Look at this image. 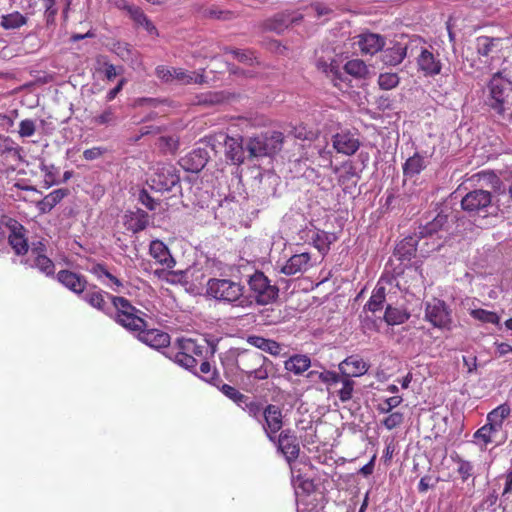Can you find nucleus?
<instances>
[{"label":"nucleus","instance_id":"nucleus-61","mask_svg":"<svg viewBox=\"0 0 512 512\" xmlns=\"http://www.w3.org/2000/svg\"><path fill=\"white\" fill-rule=\"evenodd\" d=\"M343 167L345 171L339 176L338 179L341 184H345L346 182H349L353 178H358V175L352 164L344 165Z\"/></svg>","mask_w":512,"mask_h":512},{"label":"nucleus","instance_id":"nucleus-4","mask_svg":"<svg viewBox=\"0 0 512 512\" xmlns=\"http://www.w3.org/2000/svg\"><path fill=\"white\" fill-rule=\"evenodd\" d=\"M205 345L198 344L195 340L186 338L178 341V351L169 352L168 357L179 366L197 374V363L204 359Z\"/></svg>","mask_w":512,"mask_h":512},{"label":"nucleus","instance_id":"nucleus-52","mask_svg":"<svg viewBox=\"0 0 512 512\" xmlns=\"http://www.w3.org/2000/svg\"><path fill=\"white\" fill-rule=\"evenodd\" d=\"M404 416L400 412L390 413L383 421L382 424L386 429L392 430L402 424Z\"/></svg>","mask_w":512,"mask_h":512},{"label":"nucleus","instance_id":"nucleus-49","mask_svg":"<svg viewBox=\"0 0 512 512\" xmlns=\"http://www.w3.org/2000/svg\"><path fill=\"white\" fill-rule=\"evenodd\" d=\"M117 121V116L112 107H108L101 114L93 118V122L97 125H114Z\"/></svg>","mask_w":512,"mask_h":512},{"label":"nucleus","instance_id":"nucleus-48","mask_svg":"<svg viewBox=\"0 0 512 512\" xmlns=\"http://www.w3.org/2000/svg\"><path fill=\"white\" fill-rule=\"evenodd\" d=\"M401 396H392L384 399L377 405V411L381 414H388L402 402Z\"/></svg>","mask_w":512,"mask_h":512},{"label":"nucleus","instance_id":"nucleus-34","mask_svg":"<svg viewBox=\"0 0 512 512\" xmlns=\"http://www.w3.org/2000/svg\"><path fill=\"white\" fill-rule=\"evenodd\" d=\"M263 135L265 137L266 156L273 155L281 150L284 140V136L281 132L274 131Z\"/></svg>","mask_w":512,"mask_h":512},{"label":"nucleus","instance_id":"nucleus-7","mask_svg":"<svg viewBox=\"0 0 512 512\" xmlns=\"http://www.w3.org/2000/svg\"><path fill=\"white\" fill-rule=\"evenodd\" d=\"M248 285L258 304L266 305L278 296V288L262 272H255L249 277Z\"/></svg>","mask_w":512,"mask_h":512},{"label":"nucleus","instance_id":"nucleus-30","mask_svg":"<svg viewBox=\"0 0 512 512\" xmlns=\"http://www.w3.org/2000/svg\"><path fill=\"white\" fill-rule=\"evenodd\" d=\"M207 162V153L204 150H195L182 159V166L185 170L199 172Z\"/></svg>","mask_w":512,"mask_h":512},{"label":"nucleus","instance_id":"nucleus-29","mask_svg":"<svg viewBox=\"0 0 512 512\" xmlns=\"http://www.w3.org/2000/svg\"><path fill=\"white\" fill-rule=\"evenodd\" d=\"M499 433L498 430H494L487 422L485 425L480 427L473 434V442L480 447L481 450H486L489 444L495 442V438Z\"/></svg>","mask_w":512,"mask_h":512},{"label":"nucleus","instance_id":"nucleus-28","mask_svg":"<svg viewBox=\"0 0 512 512\" xmlns=\"http://www.w3.org/2000/svg\"><path fill=\"white\" fill-rule=\"evenodd\" d=\"M510 413L511 408L509 404L503 403L487 414L486 421L494 428V430H498L500 432L505 419L509 417Z\"/></svg>","mask_w":512,"mask_h":512},{"label":"nucleus","instance_id":"nucleus-43","mask_svg":"<svg viewBox=\"0 0 512 512\" xmlns=\"http://www.w3.org/2000/svg\"><path fill=\"white\" fill-rule=\"evenodd\" d=\"M339 382H341L342 387L337 392L338 397L342 402H348L352 399L355 382L348 376H340Z\"/></svg>","mask_w":512,"mask_h":512},{"label":"nucleus","instance_id":"nucleus-1","mask_svg":"<svg viewBox=\"0 0 512 512\" xmlns=\"http://www.w3.org/2000/svg\"><path fill=\"white\" fill-rule=\"evenodd\" d=\"M113 307L116 309V322L126 329L139 332L138 339L154 349L165 348L170 344L169 334L158 330H144L146 322L138 315L141 313L124 297H112Z\"/></svg>","mask_w":512,"mask_h":512},{"label":"nucleus","instance_id":"nucleus-57","mask_svg":"<svg viewBox=\"0 0 512 512\" xmlns=\"http://www.w3.org/2000/svg\"><path fill=\"white\" fill-rule=\"evenodd\" d=\"M227 52L231 53L238 61L246 64H251L255 59L254 54L247 50H227Z\"/></svg>","mask_w":512,"mask_h":512},{"label":"nucleus","instance_id":"nucleus-11","mask_svg":"<svg viewBox=\"0 0 512 512\" xmlns=\"http://www.w3.org/2000/svg\"><path fill=\"white\" fill-rule=\"evenodd\" d=\"M278 450L283 454L288 463L295 461L300 453L298 439L290 429L281 431L276 442Z\"/></svg>","mask_w":512,"mask_h":512},{"label":"nucleus","instance_id":"nucleus-20","mask_svg":"<svg viewBox=\"0 0 512 512\" xmlns=\"http://www.w3.org/2000/svg\"><path fill=\"white\" fill-rule=\"evenodd\" d=\"M310 260V254L307 252L292 255L282 266L281 272L288 276L305 272L310 267Z\"/></svg>","mask_w":512,"mask_h":512},{"label":"nucleus","instance_id":"nucleus-24","mask_svg":"<svg viewBox=\"0 0 512 512\" xmlns=\"http://www.w3.org/2000/svg\"><path fill=\"white\" fill-rule=\"evenodd\" d=\"M320 370H310L306 377L312 384L322 383L327 386H332L340 381V375L334 371H330L319 365Z\"/></svg>","mask_w":512,"mask_h":512},{"label":"nucleus","instance_id":"nucleus-63","mask_svg":"<svg viewBox=\"0 0 512 512\" xmlns=\"http://www.w3.org/2000/svg\"><path fill=\"white\" fill-rule=\"evenodd\" d=\"M42 2L45 7V15L48 21L50 19L53 20L57 14V9L55 8V0H42Z\"/></svg>","mask_w":512,"mask_h":512},{"label":"nucleus","instance_id":"nucleus-56","mask_svg":"<svg viewBox=\"0 0 512 512\" xmlns=\"http://www.w3.org/2000/svg\"><path fill=\"white\" fill-rule=\"evenodd\" d=\"M126 9L133 21L139 26L147 19V16L139 7L128 5Z\"/></svg>","mask_w":512,"mask_h":512},{"label":"nucleus","instance_id":"nucleus-39","mask_svg":"<svg viewBox=\"0 0 512 512\" xmlns=\"http://www.w3.org/2000/svg\"><path fill=\"white\" fill-rule=\"evenodd\" d=\"M385 297V287L377 285L365 307H367V309L371 312L379 311L383 307Z\"/></svg>","mask_w":512,"mask_h":512},{"label":"nucleus","instance_id":"nucleus-3","mask_svg":"<svg viewBox=\"0 0 512 512\" xmlns=\"http://www.w3.org/2000/svg\"><path fill=\"white\" fill-rule=\"evenodd\" d=\"M244 286L230 279L213 278L207 282V294L216 300L247 307L249 303L243 298Z\"/></svg>","mask_w":512,"mask_h":512},{"label":"nucleus","instance_id":"nucleus-54","mask_svg":"<svg viewBox=\"0 0 512 512\" xmlns=\"http://www.w3.org/2000/svg\"><path fill=\"white\" fill-rule=\"evenodd\" d=\"M101 283L116 293H120L124 286L122 281L113 274H111L109 271L107 272V276H105L104 280L101 281Z\"/></svg>","mask_w":512,"mask_h":512},{"label":"nucleus","instance_id":"nucleus-40","mask_svg":"<svg viewBox=\"0 0 512 512\" xmlns=\"http://www.w3.org/2000/svg\"><path fill=\"white\" fill-rule=\"evenodd\" d=\"M409 318V314L405 311L394 308L390 305L386 307L384 319L388 325H399L404 323Z\"/></svg>","mask_w":512,"mask_h":512},{"label":"nucleus","instance_id":"nucleus-50","mask_svg":"<svg viewBox=\"0 0 512 512\" xmlns=\"http://www.w3.org/2000/svg\"><path fill=\"white\" fill-rule=\"evenodd\" d=\"M196 375H201L205 381L216 385V372L208 361H201L199 372L197 371Z\"/></svg>","mask_w":512,"mask_h":512},{"label":"nucleus","instance_id":"nucleus-47","mask_svg":"<svg viewBox=\"0 0 512 512\" xmlns=\"http://www.w3.org/2000/svg\"><path fill=\"white\" fill-rule=\"evenodd\" d=\"M378 84L383 90H390L399 84V77L396 73H382L379 75Z\"/></svg>","mask_w":512,"mask_h":512},{"label":"nucleus","instance_id":"nucleus-23","mask_svg":"<svg viewBox=\"0 0 512 512\" xmlns=\"http://www.w3.org/2000/svg\"><path fill=\"white\" fill-rule=\"evenodd\" d=\"M124 219V225L133 233L144 230L149 223V215L141 209L126 213Z\"/></svg>","mask_w":512,"mask_h":512},{"label":"nucleus","instance_id":"nucleus-18","mask_svg":"<svg viewBox=\"0 0 512 512\" xmlns=\"http://www.w3.org/2000/svg\"><path fill=\"white\" fill-rule=\"evenodd\" d=\"M360 147L358 137L351 132H340L333 136V148L341 154L351 156Z\"/></svg>","mask_w":512,"mask_h":512},{"label":"nucleus","instance_id":"nucleus-38","mask_svg":"<svg viewBox=\"0 0 512 512\" xmlns=\"http://www.w3.org/2000/svg\"><path fill=\"white\" fill-rule=\"evenodd\" d=\"M27 23V18L19 12H12L1 17L0 25L6 30L17 29Z\"/></svg>","mask_w":512,"mask_h":512},{"label":"nucleus","instance_id":"nucleus-31","mask_svg":"<svg viewBox=\"0 0 512 512\" xmlns=\"http://www.w3.org/2000/svg\"><path fill=\"white\" fill-rule=\"evenodd\" d=\"M428 164V160L426 157L415 153L413 156L409 157L404 165H403V174L405 177H414L418 175L421 171H423Z\"/></svg>","mask_w":512,"mask_h":512},{"label":"nucleus","instance_id":"nucleus-21","mask_svg":"<svg viewBox=\"0 0 512 512\" xmlns=\"http://www.w3.org/2000/svg\"><path fill=\"white\" fill-rule=\"evenodd\" d=\"M419 70L426 76L438 75L441 71L442 64L432 52L428 49H422L417 59Z\"/></svg>","mask_w":512,"mask_h":512},{"label":"nucleus","instance_id":"nucleus-64","mask_svg":"<svg viewBox=\"0 0 512 512\" xmlns=\"http://www.w3.org/2000/svg\"><path fill=\"white\" fill-rule=\"evenodd\" d=\"M318 154L324 162V166H332V152L326 148H319Z\"/></svg>","mask_w":512,"mask_h":512},{"label":"nucleus","instance_id":"nucleus-19","mask_svg":"<svg viewBox=\"0 0 512 512\" xmlns=\"http://www.w3.org/2000/svg\"><path fill=\"white\" fill-rule=\"evenodd\" d=\"M368 364L359 356H349L339 364L342 376L358 377L368 371Z\"/></svg>","mask_w":512,"mask_h":512},{"label":"nucleus","instance_id":"nucleus-27","mask_svg":"<svg viewBox=\"0 0 512 512\" xmlns=\"http://www.w3.org/2000/svg\"><path fill=\"white\" fill-rule=\"evenodd\" d=\"M225 152L227 158L234 164L244 162L245 148L243 147L241 139L228 136L225 140Z\"/></svg>","mask_w":512,"mask_h":512},{"label":"nucleus","instance_id":"nucleus-16","mask_svg":"<svg viewBox=\"0 0 512 512\" xmlns=\"http://www.w3.org/2000/svg\"><path fill=\"white\" fill-rule=\"evenodd\" d=\"M56 278L65 288L77 295L83 294L88 284L83 275L66 269L60 270Z\"/></svg>","mask_w":512,"mask_h":512},{"label":"nucleus","instance_id":"nucleus-42","mask_svg":"<svg viewBox=\"0 0 512 512\" xmlns=\"http://www.w3.org/2000/svg\"><path fill=\"white\" fill-rule=\"evenodd\" d=\"M31 267L37 268L40 272L44 273L46 276H51L54 274L55 265L53 261L48 258L45 254H38L35 256Z\"/></svg>","mask_w":512,"mask_h":512},{"label":"nucleus","instance_id":"nucleus-5","mask_svg":"<svg viewBox=\"0 0 512 512\" xmlns=\"http://www.w3.org/2000/svg\"><path fill=\"white\" fill-rule=\"evenodd\" d=\"M236 364L240 371L257 380L267 379L272 368V362L257 352L240 354Z\"/></svg>","mask_w":512,"mask_h":512},{"label":"nucleus","instance_id":"nucleus-26","mask_svg":"<svg viewBox=\"0 0 512 512\" xmlns=\"http://www.w3.org/2000/svg\"><path fill=\"white\" fill-rule=\"evenodd\" d=\"M247 342L250 345H252L264 352H267L273 356H280L283 351V346L281 344H279L278 342H276L274 340L266 339L261 336H257V335L249 336L247 338Z\"/></svg>","mask_w":512,"mask_h":512},{"label":"nucleus","instance_id":"nucleus-37","mask_svg":"<svg viewBox=\"0 0 512 512\" xmlns=\"http://www.w3.org/2000/svg\"><path fill=\"white\" fill-rule=\"evenodd\" d=\"M344 69L347 74L355 78H366L369 74L368 66L360 59H352L348 61L345 64Z\"/></svg>","mask_w":512,"mask_h":512},{"label":"nucleus","instance_id":"nucleus-55","mask_svg":"<svg viewBox=\"0 0 512 512\" xmlns=\"http://www.w3.org/2000/svg\"><path fill=\"white\" fill-rule=\"evenodd\" d=\"M35 122L31 119H24L19 123V134L21 137H30L35 133Z\"/></svg>","mask_w":512,"mask_h":512},{"label":"nucleus","instance_id":"nucleus-60","mask_svg":"<svg viewBox=\"0 0 512 512\" xmlns=\"http://www.w3.org/2000/svg\"><path fill=\"white\" fill-rule=\"evenodd\" d=\"M107 149L104 147H93L90 149H86L83 152V157L85 160L92 161L100 158L104 153H106Z\"/></svg>","mask_w":512,"mask_h":512},{"label":"nucleus","instance_id":"nucleus-58","mask_svg":"<svg viewBox=\"0 0 512 512\" xmlns=\"http://www.w3.org/2000/svg\"><path fill=\"white\" fill-rule=\"evenodd\" d=\"M68 195V190L64 188L56 189L45 196L47 200L52 204V206H56L64 197Z\"/></svg>","mask_w":512,"mask_h":512},{"label":"nucleus","instance_id":"nucleus-6","mask_svg":"<svg viewBox=\"0 0 512 512\" xmlns=\"http://www.w3.org/2000/svg\"><path fill=\"white\" fill-rule=\"evenodd\" d=\"M180 178L175 168L169 164H158L149 178L150 187L164 193L179 187Z\"/></svg>","mask_w":512,"mask_h":512},{"label":"nucleus","instance_id":"nucleus-35","mask_svg":"<svg viewBox=\"0 0 512 512\" xmlns=\"http://www.w3.org/2000/svg\"><path fill=\"white\" fill-rule=\"evenodd\" d=\"M316 66H317L318 70L322 71L328 77L331 78V80L335 86H338L337 81L341 80V75H340L339 67L334 60H331L330 62H328L324 59H318L316 62Z\"/></svg>","mask_w":512,"mask_h":512},{"label":"nucleus","instance_id":"nucleus-2","mask_svg":"<svg viewBox=\"0 0 512 512\" xmlns=\"http://www.w3.org/2000/svg\"><path fill=\"white\" fill-rule=\"evenodd\" d=\"M488 91L487 104L498 116V120L512 123V81L504 72H496L488 83Z\"/></svg>","mask_w":512,"mask_h":512},{"label":"nucleus","instance_id":"nucleus-45","mask_svg":"<svg viewBox=\"0 0 512 512\" xmlns=\"http://www.w3.org/2000/svg\"><path fill=\"white\" fill-rule=\"evenodd\" d=\"M470 315L483 323H491V324H498L499 323V316L492 311H487L484 309H473L470 312Z\"/></svg>","mask_w":512,"mask_h":512},{"label":"nucleus","instance_id":"nucleus-10","mask_svg":"<svg viewBox=\"0 0 512 512\" xmlns=\"http://www.w3.org/2000/svg\"><path fill=\"white\" fill-rule=\"evenodd\" d=\"M491 200L492 196L489 191L479 189L467 193L461 201V206L469 213L487 212Z\"/></svg>","mask_w":512,"mask_h":512},{"label":"nucleus","instance_id":"nucleus-33","mask_svg":"<svg viewBox=\"0 0 512 512\" xmlns=\"http://www.w3.org/2000/svg\"><path fill=\"white\" fill-rule=\"evenodd\" d=\"M311 240L313 242L314 247L320 253L326 254L330 249V245L336 241V236L334 233L317 230L313 232Z\"/></svg>","mask_w":512,"mask_h":512},{"label":"nucleus","instance_id":"nucleus-53","mask_svg":"<svg viewBox=\"0 0 512 512\" xmlns=\"http://www.w3.org/2000/svg\"><path fill=\"white\" fill-rule=\"evenodd\" d=\"M401 243V246L397 248V252L404 257H410L416 250L415 243L416 240L413 237L405 238Z\"/></svg>","mask_w":512,"mask_h":512},{"label":"nucleus","instance_id":"nucleus-46","mask_svg":"<svg viewBox=\"0 0 512 512\" xmlns=\"http://www.w3.org/2000/svg\"><path fill=\"white\" fill-rule=\"evenodd\" d=\"M112 51L123 61H133L134 51L128 43L116 42L113 44Z\"/></svg>","mask_w":512,"mask_h":512},{"label":"nucleus","instance_id":"nucleus-9","mask_svg":"<svg viewBox=\"0 0 512 512\" xmlns=\"http://www.w3.org/2000/svg\"><path fill=\"white\" fill-rule=\"evenodd\" d=\"M425 318L439 328H448L451 323L448 307L444 301L439 299H432L426 303Z\"/></svg>","mask_w":512,"mask_h":512},{"label":"nucleus","instance_id":"nucleus-41","mask_svg":"<svg viewBox=\"0 0 512 512\" xmlns=\"http://www.w3.org/2000/svg\"><path fill=\"white\" fill-rule=\"evenodd\" d=\"M451 458L457 464V472L460 475L461 480L463 482L467 481L473 475V464L470 461L463 459L458 454L451 456Z\"/></svg>","mask_w":512,"mask_h":512},{"label":"nucleus","instance_id":"nucleus-8","mask_svg":"<svg viewBox=\"0 0 512 512\" xmlns=\"http://www.w3.org/2000/svg\"><path fill=\"white\" fill-rule=\"evenodd\" d=\"M204 70L201 73L198 72H187L182 68H175L160 65L156 67V76L162 81L169 83L176 81L179 84H201L204 82Z\"/></svg>","mask_w":512,"mask_h":512},{"label":"nucleus","instance_id":"nucleus-13","mask_svg":"<svg viewBox=\"0 0 512 512\" xmlns=\"http://www.w3.org/2000/svg\"><path fill=\"white\" fill-rule=\"evenodd\" d=\"M263 429L270 441L276 442V433L282 428V411L276 405H268L262 413Z\"/></svg>","mask_w":512,"mask_h":512},{"label":"nucleus","instance_id":"nucleus-25","mask_svg":"<svg viewBox=\"0 0 512 512\" xmlns=\"http://www.w3.org/2000/svg\"><path fill=\"white\" fill-rule=\"evenodd\" d=\"M311 366V359L305 354L292 355L284 362V368L296 376L302 375Z\"/></svg>","mask_w":512,"mask_h":512},{"label":"nucleus","instance_id":"nucleus-62","mask_svg":"<svg viewBox=\"0 0 512 512\" xmlns=\"http://www.w3.org/2000/svg\"><path fill=\"white\" fill-rule=\"evenodd\" d=\"M90 273H92L100 282L104 280L105 276H107L108 270L103 264L97 263L94 264L90 269Z\"/></svg>","mask_w":512,"mask_h":512},{"label":"nucleus","instance_id":"nucleus-44","mask_svg":"<svg viewBox=\"0 0 512 512\" xmlns=\"http://www.w3.org/2000/svg\"><path fill=\"white\" fill-rule=\"evenodd\" d=\"M445 220L446 218L444 216H437L432 222L423 227H420V237L425 238L437 233L444 225Z\"/></svg>","mask_w":512,"mask_h":512},{"label":"nucleus","instance_id":"nucleus-51","mask_svg":"<svg viewBox=\"0 0 512 512\" xmlns=\"http://www.w3.org/2000/svg\"><path fill=\"white\" fill-rule=\"evenodd\" d=\"M221 391L227 397H229L230 399H232L233 401H235L238 404L246 403V400H248V397L244 396L237 389H235L234 387H232L230 385L224 384L221 387Z\"/></svg>","mask_w":512,"mask_h":512},{"label":"nucleus","instance_id":"nucleus-59","mask_svg":"<svg viewBox=\"0 0 512 512\" xmlns=\"http://www.w3.org/2000/svg\"><path fill=\"white\" fill-rule=\"evenodd\" d=\"M139 201L142 205L151 211L155 210L158 205V202L153 199L146 190H142L139 193Z\"/></svg>","mask_w":512,"mask_h":512},{"label":"nucleus","instance_id":"nucleus-14","mask_svg":"<svg viewBox=\"0 0 512 512\" xmlns=\"http://www.w3.org/2000/svg\"><path fill=\"white\" fill-rule=\"evenodd\" d=\"M354 45L362 53L374 55L385 46V38L376 33L365 32L354 37Z\"/></svg>","mask_w":512,"mask_h":512},{"label":"nucleus","instance_id":"nucleus-36","mask_svg":"<svg viewBox=\"0 0 512 512\" xmlns=\"http://www.w3.org/2000/svg\"><path fill=\"white\" fill-rule=\"evenodd\" d=\"M245 150L252 157L266 156L264 135L249 138L245 144Z\"/></svg>","mask_w":512,"mask_h":512},{"label":"nucleus","instance_id":"nucleus-22","mask_svg":"<svg viewBox=\"0 0 512 512\" xmlns=\"http://www.w3.org/2000/svg\"><path fill=\"white\" fill-rule=\"evenodd\" d=\"M150 255L166 268H173L175 260L171 256L167 246L160 240H153L149 247Z\"/></svg>","mask_w":512,"mask_h":512},{"label":"nucleus","instance_id":"nucleus-12","mask_svg":"<svg viewBox=\"0 0 512 512\" xmlns=\"http://www.w3.org/2000/svg\"><path fill=\"white\" fill-rule=\"evenodd\" d=\"M5 226L9 230L8 241L17 255H24L28 251L25 237V228L15 219H6Z\"/></svg>","mask_w":512,"mask_h":512},{"label":"nucleus","instance_id":"nucleus-32","mask_svg":"<svg viewBox=\"0 0 512 512\" xmlns=\"http://www.w3.org/2000/svg\"><path fill=\"white\" fill-rule=\"evenodd\" d=\"M407 48L400 43L394 44L382 53V61L389 66L400 64L406 57Z\"/></svg>","mask_w":512,"mask_h":512},{"label":"nucleus","instance_id":"nucleus-15","mask_svg":"<svg viewBox=\"0 0 512 512\" xmlns=\"http://www.w3.org/2000/svg\"><path fill=\"white\" fill-rule=\"evenodd\" d=\"M502 39L489 36H479L475 41V49L482 63H487L488 59H494L495 55L501 50Z\"/></svg>","mask_w":512,"mask_h":512},{"label":"nucleus","instance_id":"nucleus-17","mask_svg":"<svg viewBox=\"0 0 512 512\" xmlns=\"http://www.w3.org/2000/svg\"><path fill=\"white\" fill-rule=\"evenodd\" d=\"M105 296H108L112 300L113 296L99 289L95 285L88 289L86 288L85 292L81 294L82 300L85 301L89 306L105 314H109L111 312V308L105 301Z\"/></svg>","mask_w":512,"mask_h":512}]
</instances>
